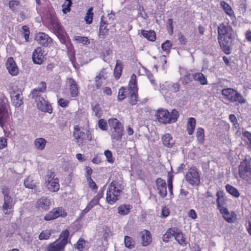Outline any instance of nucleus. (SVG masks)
I'll use <instances>...</instances> for the list:
<instances>
[{
	"instance_id": "nucleus-1",
	"label": "nucleus",
	"mask_w": 251,
	"mask_h": 251,
	"mask_svg": "<svg viewBox=\"0 0 251 251\" xmlns=\"http://www.w3.org/2000/svg\"><path fill=\"white\" fill-rule=\"evenodd\" d=\"M234 39V31L228 23L220 24L218 27V40L225 53H230L231 43Z\"/></svg>"
},
{
	"instance_id": "nucleus-2",
	"label": "nucleus",
	"mask_w": 251,
	"mask_h": 251,
	"mask_svg": "<svg viewBox=\"0 0 251 251\" xmlns=\"http://www.w3.org/2000/svg\"><path fill=\"white\" fill-rule=\"evenodd\" d=\"M122 189L123 187L119 182L113 181L111 183L106 193V200L108 203L112 204L118 200Z\"/></svg>"
},
{
	"instance_id": "nucleus-3",
	"label": "nucleus",
	"mask_w": 251,
	"mask_h": 251,
	"mask_svg": "<svg viewBox=\"0 0 251 251\" xmlns=\"http://www.w3.org/2000/svg\"><path fill=\"white\" fill-rule=\"evenodd\" d=\"M157 116L159 122L166 124L176 122L179 114L175 109H173L171 113L167 110L161 109L157 111Z\"/></svg>"
},
{
	"instance_id": "nucleus-4",
	"label": "nucleus",
	"mask_w": 251,
	"mask_h": 251,
	"mask_svg": "<svg viewBox=\"0 0 251 251\" xmlns=\"http://www.w3.org/2000/svg\"><path fill=\"white\" fill-rule=\"evenodd\" d=\"M69 232L67 229L63 231L60 236L59 239L54 242L49 244L47 248V251H61L63 250L68 242Z\"/></svg>"
},
{
	"instance_id": "nucleus-5",
	"label": "nucleus",
	"mask_w": 251,
	"mask_h": 251,
	"mask_svg": "<svg viewBox=\"0 0 251 251\" xmlns=\"http://www.w3.org/2000/svg\"><path fill=\"white\" fill-rule=\"evenodd\" d=\"M240 177L249 184L251 183V159H245L241 162L239 166Z\"/></svg>"
},
{
	"instance_id": "nucleus-6",
	"label": "nucleus",
	"mask_w": 251,
	"mask_h": 251,
	"mask_svg": "<svg viewBox=\"0 0 251 251\" xmlns=\"http://www.w3.org/2000/svg\"><path fill=\"white\" fill-rule=\"evenodd\" d=\"M108 124L110 127L111 138L115 141L120 140L124 131L123 125L119 120L115 118L109 119Z\"/></svg>"
},
{
	"instance_id": "nucleus-7",
	"label": "nucleus",
	"mask_w": 251,
	"mask_h": 251,
	"mask_svg": "<svg viewBox=\"0 0 251 251\" xmlns=\"http://www.w3.org/2000/svg\"><path fill=\"white\" fill-rule=\"evenodd\" d=\"M10 190L6 187H3L2 188V193L3 195L4 202L2 207L3 212L5 214L9 213L11 209H12L15 204L12 198L9 195Z\"/></svg>"
},
{
	"instance_id": "nucleus-8",
	"label": "nucleus",
	"mask_w": 251,
	"mask_h": 251,
	"mask_svg": "<svg viewBox=\"0 0 251 251\" xmlns=\"http://www.w3.org/2000/svg\"><path fill=\"white\" fill-rule=\"evenodd\" d=\"M10 117L6 107L2 105H0V126L5 131L8 130L7 126H10Z\"/></svg>"
},
{
	"instance_id": "nucleus-9",
	"label": "nucleus",
	"mask_w": 251,
	"mask_h": 251,
	"mask_svg": "<svg viewBox=\"0 0 251 251\" xmlns=\"http://www.w3.org/2000/svg\"><path fill=\"white\" fill-rule=\"evenodd\" d=\"M66 215L67 212L62 207H56L47 214L44 217V219L46 221H50L59 217H65Z\"/></svg>"
},
{
	"instance_id": "nucleus-10",
	"label": "nucleus",
	"mask_w": 251,
	"mask_h": 251,
	"mask_svg": "<svg viewBox=\"0 0 251 251\" xmlns=\"http://www.w3.org/2000/svg\"><path fill=\"white\" fill-rule=\"evenodd\" d=\"M186 180L192 185H198L200 183V178L198 172L193 168H191L185 176Z\"/></svg>"
},
{
	"instance_id": "nucleus-11",
	"label": "nucleus",
	"mask_w": 251,
	"mask_h": 251,
	"mask_svg": "<svg viewBox=\"0 0 251 251\" xmlns=\"http://www.w3.org/2000/svg\"><path fill=\"white\" fill-rule=\"evenodd\" d=\"M35 40L41 46L48 47L52 42V39L43 32H39L35 37Z\"/></svg>"
},
{
	"instance_id": "nucleus-12",
	"label": "nucleus",
	"mask_w": 251,
	"mask_h": 251,
	"mask_svg": "<svg viewBox=\"0 0 251 251\" xmlns=\"http://www.w3.org/2000/svg\"><path fill=\"white\" fill-rule=\"evenodd\" d=\"M46 55L45 51L40 47L36 49L32 54V60L34 63L41 64L45 60V56Z\"/></svg>"
},
{
	"instance_id": "nucleus-13",
	"label": "nucleus",
	"mask_w": 251,
	"mask_h": 251,
	"mask_svg": "<svg viewBox=\"0 0 251 251\" xmlns=\"http://www.w3.org/2000/svg\"><path fill=\"white\" fill-rule=\"evenodd\" d=\"M5 66L9 73L13 75H17L19 74V69L14 59L12 57H9L5 63Z\"/></svg>"
},
{
	"instance_id": "nucleus-14",
	"label": "nucleus",
	"mask_w": 251,
	"mask_h": 251,
	"mask_svg": "<svg viewBox=\"0 0 251 251\" xmlns=\"http://www.w3.org/2000/svg\"><path fill=\"white\" fill-rule=\"evenodd\" d=\"M36 105L38 108L44 112H48L51 113L52 112V108L50 104L46 101L43 97L39 98V100H37Z\"/></svg>"
},
{
	"instance_id": "nucleus-15",
	"label": "nucleus",
	"mask_w": 251,
	"mask_h": 251,
	"mask_svg": "<svg viewBox=\"0 0 251 251\" xmlns=\"http://www.w3.org/2000/svg\"><path fill=\"white\" fill-rule=\"evenodd\" d=\"M155 182L158 194L161 197H165L167 193V185L165 181L161 178H158L156 180Z\"/></svg>"
},
{
	"instance_id": "nucleus-16",
	"label": "nucleus",
	"mask_w": 251,
	"mask_h": 251,
	"mask_svg": "<svg viewBox=\"0 0 251 251\" xmlns=\"http://www.w3.org/2000/svg\"><path fill=\"white\" fill-rule=\"evenodd\" d=\"M221 214L223 215V217L228 223L234 222V219L236 216L234 212L230 213L227 208H222L220 209Z\"/></svg>"
},
{
	"instance_id": "nucleus-17",
	"label": "nucleus",
	"mask_w": 251,
	"mask_h": 251,
	"mask_svg": "<svg viewBox=\"0 0 251 251\" xmlns=\"http://www.w3.org/2000/svg\"><path fill=\"white\" fill-rule=\"evenodd\" d=\"M46 187L50 191L55 192L59 190L60 185L59 184V179L55 178V179H52L45 181Z\"/></svg>"
},
{
	"instance_id": "nucleus-18",
	"label": "nucleus",
	"mask_w": 251,
	"mask_h": 251,
	"mask_svg": "<svg viewBox=\"0 0 251 251\" xmlns=\"http://www.w3.org/2000/svg\"><path fill=\"white\" fill-rule=\"evenodd\" d=\"M69 84L70 94L72 97H76L78 94V86L75 81L72 78H68Z\"/></svg>"
},
{
	"instance_id": "nucleus-19",
	"label": "nucleus",
	"mask_w": 251,
	"mask_h": 251,
	"mask_svg": "<svg viewBox=\"0 0 251 251\" xmlns=\"http://www.w3.org/2000/svg\"><path fill=\"white\" fill-rule=\"evenodd\" d=\"M74 136L77 140L78 145L82 144L85 137V133L81 131L78 127V126H75L74 128Z\"/></svg>"
},
{
	"instance_id": "nucleus-20",
	"label": "nucleus",
	"mask_w": 251,
	"mask_h": 251,
	"mask_svg": "<svg viewBox=\"0 0 251 251\" xmlns=\"http://www.w3.org/2000/svg\"><path fill=\"white\" fill-rule=\"evenodd\" d=\"M163 145L168 148H172L175 143L172 135L169 133L164 134L161 138Z\"/></svg>"
},
{
	"instance_id": "nucleus-21",
	"label": "nucleus",
	"mask_w": 251,
	"mask_h": 251,
	"mask_svg": "<svg viewBox=\"0 0 251 251\" xmlns=\"http://www.w3.org/2000/svg\"><path fill=\"white\" fill-rule=\"evenodd\" d=\"M50 204L51 201L50 200L44 197L39 199L37 203V206L39 208H42L45 210H47L50 208Z\"/></svg>"
},
{
	"instance_id": "nucleus-22",
	"label": "nucleus",
	"mask_w": 251,
	"mask_h": 251,
	"mask_svg": "<svg viewBox=\"0 0 251 251\" xmlns=\"http://www.w3.org/2000/svg\"><path fill=\"white\" fill-rule=\"evenodd\" d=\"M13 104L17 107H20L23 103V97L20 93L14 92L11 95Z\"/></svg>"
},
{
	"instance_id": "nucleus-23",
	"label": "nucleus",
	"mask_w": 251,
	"mask_h": 251,
	"mask_svg": "<svg viewBox=\"0 0 251 251\" xmlns=\"http://www.w3.org/2000/svg\"><path fill=\"white\" fill-rule=\"evenodd\" d=\"M216 196L217 197L216 202L218 209L220 210L222 208H226L224 206L226 203L224 192L221 191H218L216 193Z\"/></svg>"
},
{
	"instance_id": "nucleus-24",
	"label": "nucleus",
	"mask_w": 251,
	"mask_h": 251,
	"mask_svg": "<svg viewBox=\"0 0 251 251\" xmlns=\"http://www.w3.org/2000/svg\"><path fill=\"white\" fill-rule=\"evenodd\" d=\"M142 244L143 246H147L151 242V233L147 230H144L141 233Z\"/></svg>"
},
{
	"instance_id": "nucleus-25",
	"label": "nucleus",
	"mask_w": 251,
	"mask_h": 251,
	"mask_svg": "<svg viewBox=\"0 0 251 251\" xmlns=\"http://www.w3.org/2000/svg\"><path fill=\"white\" fill-rule=\"evenodd\" d=\"M174 237L175 239L180 245L183 246H184L186 245L187 242L186 241V238L184 237V234L178 228H177V231L175 232V235Z\"/></svg>"
},
{
	"instance_id": "nucleus-26",
	"label": "nucleus",
	"mask_w": 251,
	"mask_h": 251,
	"mask_svg": "<svg viewBox=\"0 0 251 251\" xmlns=\"http://www.w3.org/2000/svg\"><path fill=\"white\" fill-rule=\"evenodd\" d=\"M123 68V66L122 63L120 60H117L116 66L114 70V75L116 79H118L120 77Z\"/></svg>"
},
{
	"instance_id": "nucleus-27",
	"label": "nucleus",
	"mask_w": 251,
	"mask_h": 251,
	"mask_svg": "<svg viewBox=\"0 0 251 251\" xmlns=\"http://www.w3.org/2000/svg\"><path fill=\"white\" fill-rule=\"evenodd\" d=\"M193 79L195 81L199 82L201 85H205L207 84V80L204 75L201 73H196L193 74Z\"/></svg>"
},
{
	"instance_id": "nucleus-28",
	"label": "nucleus",
	"mask_w": 251,
	"mask_h": 251,
	"mask_svg": "<svg viewBox=\"0 0 251 251\" xmlns=\"http://www.w3.org/2000/svg\"><path fill=\"white\" fill-rule=\"evenodd\" d=\"M142 35L148 40L151 41H154L156 39V34L153 30L146 31L141 30Z\"/></svg>"
},
{
	"instance_id": "nucleus-29",
	"label": "nucleus",
	"mask_w": 251,
	"mask_h": 251,
	"mask_svg": "<svg viewBox=\"0 0 251 251\" xmlns=\"http://www.w3.org/2000/svg\"><path fill=\"white\" fill-rule=\"evenodd\" d=\"M105 22V18L104 16H102L101 18L100 25V26L99 32L100 35L102 36H105L108 31V29L107 28V23Z\"/></svg>"
},
{
	"instance_id": "nucleus-30",
	"label": "nucleus",
	"mask_w": 251,
	"mask_h": 251,
	"mask_svg": "<svg viewBox=\"0 0 251 251\" xmlns=\"http://www.w3.org/2000/svg\"><path fill=\"white\" fill-rule=\"evenodd\" d=\"M177 231L176 227L171 228L169 229L166 233L163 235L162 240L164 242L167 243L169 241V239L173 236H175V232Z\"/></svg>"
},
{
	"instance_id": "nucleus-31",
	"label": "nucleus",
	"mask_w": 251,
	"mask_h": 251,
	"mask_svg": "<svg viewBox=\"0 0 251 251\" xmlns=\"http://www.w3.org/2000/svg\"><path fill=\"white\" fill-rule=\"evenodd\" d=\"M196 125V120L194 118H189L187 122V130L189 135H192Z\"/></svg>"
},
{
	"instance_id": "nucleus-32",
	"label": "nucleus",
	"mask_w": 251,
	"mask_h": 251,
	"mask_svg": "<svg viewBox=\"0 0 251 251\" xmlns=\"http://www.w3.org/2000/svg\"><path fill=\"white\" fill-rule=\"evenodd\" d=\"M47 141L43 138H39L34 141V145L35 148L38 150H43L46 146Z\"/></svg>"
},
{
	"instance_id": "nucleus-33",
	"label": "nucleus",
	"mask_w": 251,
	"mask_h": 251,
	"mask_svg": "<svg viewBox=\"0 0 251 251\" xmlns=\"http://www.w3.org/2000/svg\"><path fill=\"white\" fill-rule=\"evenodd\" d=\"M236 91L232 88L224 89L222 91V94L231 102Z\"/></svg>"
},
{
	"instance_id": "nucleus-34",
	"label": "nucleus",
	"mask_w": 251,
	"mask_h": 251,
	"mask_svg": "<svg viewBox=\"0 0 251 251\" xmlns=\"http://www.w3.org/2000/svg\"><path fill=\"white\" fill-rule=\"evenodd\" d=\"M131 208L130 205H121L118 208V213L121 215H127L130 212Z\"/></svg>"
},
{
	"instance_id": "nucleus-35",
	"label": "nucleus",
	"mask_w": 251,
	"mask_h": 251,
	"mask_svg": "<svg viewBox=\"0 0 251 251\" xmlns=\"http://www.w3.org/2000/svg\"><path fill=\"white\" fill-rule=\"evenodd\" d=\"M231 102H238L239 103L243 104L246 103V100L240 93L236 91Z\"/></svg>"
},
{
	"instance_id": "nucleus-36",
	"label": "nucleus",
	"mask_w": 251,
	"mask_h": 251,
	"mask_svg": "<svg viewBox=\"0 0 251 251\" xmlns=\"http://www.w3.org/2000/svg\"><path fill=\"white\" fill-rule=\"evenodd\" d=\"M226 189L227 192L235 198H238L239 197L240 193L238 190L233 186L227 184L226 186Z\"/></svg>"
},
{
	"instance_id": "nucleus-37",
	"label": "nucleus",
	"mask_w": 251,
	"mask_h": 251,
	"mask_svg": "<svg viewBox=\"0 0 251 251\" xmlns=\"http://www.w3.org/2000/svg\"><path fill=\"white\" fill-rule=\"evenodd\" d=\"M24 185L26 188L32 189L36 188V182H34L32 177L30 176L25 179Z\"/></svg>"
},
{
	"instance_id": "nucleus-38",
	"label": "nucleus",
	"mask_w": 251,
	"mask_h": 251,
	"mask_svg": "<svg viewBox=\"0 0 251 251\" xmlns=\"http://www.w3.org/2000/svg\"><path fill=\"white\" fill-rule=\"evenodd\" d=\"M221 6L223 8L225 12L229 16H231L233 14V11L229 5L224 1L220 3Z\"/></svg>"
},
{
	"instance_id": "nucleus-39",
	"label": "nucleus",
	"mask_w": 251,
	"mask_h": 251,
	"mask_svg": "<svg viewBox=\"0 0 251 251\" xmlns=\"http://www.w3.org/2000/svg\"><path fill=\"white\" fill-rule=\"evenodd\" d=\"M93 9L92 7L89 8L85 16L84 20L87 24H90L92 22L93 17Z\"/></svg>"
},
{
	"instance_id": "nucleus-40",
	"label": "nucleus",
	"mask_w": 251,
	"mask_h": 251,
	"mask_svg": "<svg viewBox=\"0 0 251 251\" xmlns=\"http://www.w3.org/2000/svg\"><path fill=\"white\" fill-rule=\"evenodd\" d=\"M51 23L52 27L54 30V32L57 33L61 32L62 31V28L58 20L56 19H53L51 21Z\"/></svg>"
},
{
	"instance_id": "nucleus-41",
	"label": "nucleus",
	"mask_w": 251,
	"mask_h": 251,
	"mask_svg": "<svg viewBox=\"0 0 251 251\" xmlns=\"http://www.w3.org/2000/svg\"><path fill=\"white\" fill-rule=\"evenodd\" d=\"M130 103L132 105H135L137 101V90H130Z\"/></svg>"
},
{
	"instance_id": "nucleus-42",
	"label": "nucleus",
	"mask_w": 251,
	"mask_h": 251,
	"mask_svg": "<svg viewBox=\"0 0 251 251\" xmlns=\"http://www.w3.org/2000/svg\"><path fill=\"white\" fill-rule=\"evenodd\" d=\"M51 235V231L50 230H43L39 236V239L40 240H48Z\"/></svg>"
},
{
	"instance_id": "nucleus-43",
	"label": "nucleus",
	"mask_w": 251,
	"mask_h": 251,
	"mask_svg": "<svg viewBox=\"0 0 251 251\" xmlns=\"http://www.w3.org/2000/svg\"><path fill=\"white\" fill-rule=\"evenodd\" d=\"M74 40L78 43H82L84 45L90 44L89 39L86 37L76 36L74 37Z\"/></svg>"
},
{
	"instance_id": "nucleus-44",
	"label": "nucleus",
	"mask_w": 251,
	"mask_h": 251,
	"mask_svg": "<svg viewBox=\"0 0 251 251\" xmlns=\"http://www.w3.org/2000/svg\"><path fill=\"white\" fill-rule=\"evenodd\" d=\"M136 76L135 75L133 74L130 78V80L129 83V88L130 90H136Z\"/></svg>"
},
{
	"instance_id": "nucleus-45",
	"label": "nucleus",
	"mask_w": 251,
	"mask_h": 251,
	"mask_svg": "<svg viewBox=\"0 0 251 251\" xmlns=\"http://www.w3.org/2000/svg\"><path fill=\"white\" fill-rule=\"evenodd\" d=\"M42 92L40 91L37 88L34 89L30 94V97L35 100V101L39 100V98H42V97L41 96V93Z\"/></svg>"
},
{
	"instance_id": "nucleus-46",
	"label": "nucleus",
	"mask_w": 251,
	"mask_h": 251,
	"mask_svg": "<svg viewBox=\"0 0 251 251\" xmlns=\"http://www.w3.org/2000/svg\"><path fill=\"white\" fill-rule=\"evenodd\" d=\"M95 115L98 118H100L102 116V112L100 105L98 104H96L92 107Z\"/></svg>"
},
{
	"instance_id": "nucleus-47",
	"label": "nucleus",
	"mask_w": 251,
	"mask_h": 251,
	"mask_svg": "<svg viewBox=\"0 0 251 251\" xmlns=\"http://www.w3.org/2000/svg\"><path fill=\"white\" fill-rule=\"evenodd\" d=\"M125 244L126 247L131 249L134 247V241L131 237L126 236L125 237Z\"/></svg>"
},
{
	"instance_id": "nucleus-48",
	"label": "nucleus",
	"mask_w": 251,
	"mask_h": 251,
	"mask_svg": "<svg viewBox=\"0 0 251 251\" xmlns=\"http://www.w3.org/2000/svg\"><path fill=\"white\" fill-rule=\"evenodd\" d=\"M192 76H193V74H187L185 75L182 78V83L184 84H187L190 82H192V80L194 79Z\"/></svg>"
},
{
	"instance_id": "nucleus-49",
	"label": "nucleus",
	"mask_w": 251,
	"mask_h": 251,
	"mask_svg": "<svg viewBox=\"0 0 251 251\" xmlns=\"http://www.w3.org/2000/svg\"><path fill=\"white\" fill-rule=\"evenodd\" d=\"M171 46L172 44L171 42L169 40H167L165 43L162 44L161 48L164 51H166L167 53H168L170 52Z\"/></svg>"
},
{
	"instance_id": "nucleus-50",
	"label": "nucleus",
	"mask_w": 251,
	"mask_h": 251,
	"mask_svg": "<svg viewBox=\"0 0 251 251\" xmlns=\"http://www.w3.org/2000/svg\"><path fill=\"white\" fill-rule=\"evenodd\" d=\"M55 176V175L54 174V172L52 171V170H49L46 175L45 176V181H47L49 180H51L52 179H55V178H54Z\"/></svg>"
},
{
	"instance_id": "nucleus-51",
	"label": "nucleus",
	"mask_w": 251,
	"mask_h": 251,
	"mask_svg": "<svg viewBox=\"0 0 251 251\" xmlns=\"http://www.w3.org/2000/svg\"><path fill=\"white\" fill-rule=\"evenodd\" d=\"M105 22L107 24L110 25L113 23L115 19V14L112 12L109 13L107 17H105Z\"/></svg>"
},
{
	"instance_id": "nucleus-52",
	"label": "nucleus",
	"mask_w": 251,
	"mask_h": 251,
	"mask_svg": "<svg viewBox=\"0 0 251 251\" xmlns=\"http://www.w3.org/2000/svg\"><path fill=\"white\" fill-rule=\"evenodd\" d=\"M197 137L200 142H202L204 140V130L201 127H199L197 129Z\"/></svg>"
},
{
	"instance_id": "nucleus-53",
	"label": "nucleus",
	"mask_w": 251,
	"mask_h": 251,
	"mask_svg": "<svg viewBox=\"0 0 251 251\" xmlns=\"http://www.w3.org/2000/svg\"><path fill=\"white\" fill-rule=\"evenodd\" d=\"M127 92L128 90L123 88H121L119 91L118 100H123L126 98Z\"/></svg>"
},
{
	"instance_id": "nucleus-54",
	"label": "nucleus",
	"mask_w": 251,
	"mask_h": 251,
	"mask_svg": "<svg viewBox=\"0 0 251 251\" xmlns=\"http://www.w3.org/2000/svg\"><path fill=\"white\" fill-rule=\"evenodd\" d=\"M242 134L243 137L246 138L248 140V146L251 149V133L248 131H245L243 132Z\"/></svg>"
},
{
	"instance_id": "nucleus-55",
	"label": "nucleus",
	"mask_w": 251,
	"mask_h": 251,
	"mask_svg": "<svg viewBox=\"0 0 251 251\" xmlns=\"http://www.w3.org/2000/svg\"><path fill=\"white\" fill-rule=\"evenodd\" d=\"M98 125L99 128L103 130L107 129V123L103 119H100L98 121Z\"/></svg>"
},
{
	"instance_id": "nucleus-56",
	"label": "nucleus",
	"mask_w": 251,
	"mask_h": 251,
	"mask_svg": "<svg viewBox=\"0 0 251 251\" xmlns=\"http://www.w3.org/2000/svg\"><path fill=\"white\" fill-rule=\"evenodd\" d=\"M86 245V242L81 239H80L77 242L76 248L77 250L81 251L83 249Z\"/></svg>"
},
{
	"instance_id": "nucleus-57",
	"label": "nucleus",
	"mask_w": 251,
	"mask_h": 251,
	"mask_svg": "<svg viewBox=\"0 0 251 251\" xmlns=\"http://www.w3.org/2000/svg\"><path fill=\"white\" fill-rule=\"evenodd\" d=\"M19 5V1L18 0H11L9 2V6L13 11L15 10Z\"/></svg>"
},
{
	"instance_id": "nucleus-58",
	"label": "nucleus",
	"mask_w": 251,
	"mask_h": 251,
	"mask_svg": "<svg viewBox=\"0 0 251 251\" xmlns=\"http://www.w3.org/2000/svg\"><path fill=\"white\" fill-rule=\"evenodd\" d=\"M106 74H107V73H106L105 69H102L101 70V71L100 72L99 74L96 77H97V79L100 78V79H101L104 80L107 77Z\"/></svg>"
},
{
	"instance_id": "nucleus-59",
	"label": "nucleus",
	"mask_w": 251,
	"mask_h": 251,
	"mask_svg": "<svg viewBox=\"0 0 251 251\" xmlns=\"http://www.w3.org/2000/svg\"><path fill=\"white\" fill-rule=\"evenodd\" d=\"M69 101L68 100H64L62 98H61L60 99L58 100V104L62 107H66L68 106V104H69Z\"/></svg>"
},
{
	"instance_id": "nucleus-60",
	"label": "nucleus",
	"mask_w": 251,
	"mask_h": 251,
	"mask_svg": "<svg viewBox=\"0 0 251 251\" xmlns=\"http://www.w3.org/2000/svg\"><path fill=\"white\" fill-rule=\"evenodd\" d=\"M87 180L89 183V187L91 189L94 190L97 188V186L95 182L93 180L91 177H88Z\"/></svg>"
},
{
	"instance_id": "nucleus-61",
	"label": "nucleus",
	"mask_w": 251,
	"mask_h": 251,
	"mask_svg": "<svg viewBox=\"0 0 251 251\" xmlns=\"http://www.w3.org/2000/svg\"><path fill=\"white\" fill-rule=\"evenodd\" d=\"M7 146V139L3 137H0V149H3Z\"/></svg>"
},
{
	"instance_id": "nucleus-62",
	"label": "nucleus",
	"mask_w": 251,
	"mask_h": 251,
	"mask_svg": "<svg viewBox=\"0 0 251 251\" xmlns=\"http://www.w3.org/2000/svg\"><path fill=\"white\" fill-rule=\"evenodd\" d=\"M178 39L182 45H185L187 42L186 39L181 33L178 34Z\"/></svg>"
},
{
	"instance_id": "nucleus-63",
	"label": "nucleus",
	"mask_w": 251,
	"mask_h": 251,
	"mask_svg": "<svg viewBox=\"0 0 251 251\" xmlns=\"http://www.w3.org/2000/svg\"><path fill=\"white\" fill-rule=\"evenodd\" d=\"M71 6V5H70V2L67 3L66 4L65 3L63 4L62 11L63 12V13L66 14L67 12H70V11L71 10V9H70Z\"/></svg>"
},
{
	"instance_id": "nucleus-64",
	"label": "nucleus",
	"mask_w": 251,
	"mask_h": 251,
	"mask_svg": "<svg viewBox=\"0 0 251 251\" xmlns=\"http://www.w3.org/2000/svg\"><path fill=\"white\" fill-rule=\"evenodd\" d=\"M169 214L170 211L168 208L166 206L162 208L161 212V215L162 217L166 218L169 215Z\"/></svg>"
}]
</instances>
